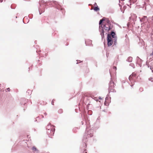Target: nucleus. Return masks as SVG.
Masks as SVG:
<instances>
[{"label": "nucleus", "mask_w": 153, "mask_h": 153, "mask_svg": "<svg viewBox=\"0 0 153 153\" xmlns=\"http://www.w3.org/2000/svg\"><path fill=\"white\" fill-rule=\"evenodd\" d=\"M102 28V31L101 33L102 36L104 35V30L105 31H108L111 28V24L108 19H106V21L104 23V25L101 27Z\"/></svg>", "instance_id": "obj_1"}, {"label": "nucleus", "mask_w": 153, "mask_h": 153, "mask_svg": "<svg viewBox=\"0 0 153 153\" xmlns=\"http://www.w3.org/2000/svg\"><path fill=\"white\" fill-rule=\"evenodd\" d=\"M115 34L114 32L112 31L111 34H108L107 36V39L108 42V46H111L113 43L112 38H114L115 37Z\"/></svg>", "instance_id": "obj_2"}, {"label": "nucleus", "mask_w": 153, "mask_h": 153, "mask_svg": "<svg viewBox=\"0 0 153 153\" xmlns=\"http://www.w3.org/2000/svg\"><path fill=\"white\" fill-rule=\"evenodd\" d=\"M47 129L48 130H51V133L52 134H53L55 131L54 126L51 125H48L47 127Z\"/></svg>", "instance_id": "obj_3"}, {"label": "nucleus", "mask_w": 153, "mask_h": 153, "mask_svg": "<svg viewBox=\"0 0 153 153\" xmlns=\"http://www.w3.org/2000/svg\"><path fill=\"white\" fill-rule=\"evenodd\" d=\"M136 74L135 73H133L130 75L129 77V79L130 81L134 80H135L136 79Z\"/></svg>", "instance_id": "obj_4"}, {"label": "nucleus", "mask_w": 153, "mask_h": 153, "mask_svg": "<svg viewBox=\"0 0 153 153\" xmlns=\"http://www.w3.org/2000/svg\"><path fill=\"white\" fill-rule=\"evenodd\" d=\"M114 82L112 81H111L110 82L109 85V89L110 90V91H113L114 90L113 88L114 87Z\"/></svg>", "instance_id": "obj_5"}, {"label": "nucleus", "mask_w": 153, "mask_h": 153, "mask_svg": "<svg viewBox=\"0 0 153 153\" xmlns=\"http://www.w3.org/2000/svg\"><path fill=\"white\" fill-rule=\"evenodd\" d=\"M86 45H92V41L90 39H87L85 41Z\"/></svg>", "instance_id": "obj_6"}, {"label": "nucleus", "mask_w": 153, "mask_h": 153, "mask_svg": "<svg viewBox=\"0 0 153 153\" xmlns=\"http://www.w3.org/2000/svg\"><path fill=\"white\" fill-rule=\"evenodd\" d=\"M106 19H108V18H103L102 19H101L99 22V25H100V27H102L103 25L102 24V23L103 21H106Z\"/></svg>", "instance_id": "obj_7"}, {"label": "nucleus", "mask_w": 153, "mask_h": 153, "mask_svg": "<svg viewBox=\"0 0 153 153\" xmlns=\"http://www.w3.org/2000/svg\"><path fill=\"white\" fill-rule=\"evenodd\" d=\"M112 72L113 73H114V74L116 73V71L117 70V68L115 66H113L112 68Z\"/></svg>", "instance_id": "obj_8"}, {"label": "nucleus", "mask_w": 153, "mask_h": 153, "mask_svg": "<svg viewBox=\"0 0 153 153\" xmlns=\"http://www.w3.org/2000/svg\"><path fill=\"white\" fill-rule=\"evenodd\" d=\"M94 10L95 11H97L100 10V8L98 7V6H97L94 7Z\"/></svg>", "instance_id": "obj_9"}, {"label": "nucleus", "mask_w": 153, "mask_h": 153, "mask_svg": "<svg viewBox=\"0 0 153 153\" xmlns=\"http://www.w3.org/2000/svg\"><path fill=\"white\" fill-rule=\"evenodd\" d=\"M128 60L129 62H131L132 60V58L131 57H129L128 58Z\"/></svg>", "instance_id": "obj_10"}, {"label": "nucleus", "mask_w": 153, "mask_h": 153, "mask_svg": "<svg viewBox=\"0 0 153 153\" xmlns=\"http://www.w3.org/2000/svg\"><path fill=\"white\" fill-rule=\"evenodd\" d=\"M32 150L33 151H36L37 150V149L36 148V147H35L34 146V147H33L32 148Z\"/></svg>", "instance_id": "obj_11"}, {"label": "nucleus", "mask_w": 153, "mask_h": 153, "mask_svg": "<svg viewBox=\"0 0 153 153\" xmlns=\"http://www.w3.org/2000/svg\"><path fill=\"white\" fill-rule=\"evenodd\" d=\"M137 1V0H130V1L131 3H134L135 2H136Z\"/></svg>", "instance_id": "obj_12"}, {"label": "nucleus", "mask_w": 153, "mask_h": 153, "mask_svg": "<svg viewBox=\"0 0 153 153\" xmlns=\"http://www.w3.org/2000/svg\"><path fill=\"white\" fill-rule=\"evenodd\" d=\"M139 90L140 92H142L143 91V88L142 87L140 88Z\"/></svg>", "instance_id": "obj_13"}, {"label": "nucleus", "mask_w": 153, "mask_h": 153, "mask_svg": "<svg viewBox=\"0 0 153 153\" xmlns=\"http://www.w3.org/2000/svg\"><path fill=\"white\" fill-rule=\"evenodd\" d=\"M10 91V88H8L6 89V91L7 92L9 91Z\"/></svg>", "instance_id": "obj_14"}, {"label": "nucleus", "mask_w": 153, "mask_h": 153, "mask_svg": "<svg viewBox=\"0 0 153 153\" xmlns=\"http://www.w3.org/2000/svg\"><path fill=\"white\" fill-rule=\"evenodd\" d=\"M149 79L150 80V81H151L152 82H153V79L152 78H150Z\"/></svg>", "instance_id": "obj_15"}, {"label": "nucleus", "mask_w": 153, "mask_h": 153, "mask_svg": "<svg viewBox=\"0 0 153 153\" xmlns=\"http://www.w3.org/2000/svg\"><path fill=\"white\" fill-rule=\"evenodd\" d=\"M54 100H53L52 101L51 103H52V104L53 105H54Z\"/></svg>", "instance_id": "obj_16"}, {"label": "nucleus", "mask_w": 153, "mask_h": 153, "mask_svg": "<svg viewBox=\"0 0 153 153\" xmlns=\"http://www.w3.org/2000/svg\"><path fill=\"white\" fill-rule=\"evenodd\" d=\"M94 6H97V3H95L94 4Z\"/></svg>", "instance_id": "obj_17"}, {"label": "nucleus", "mask_w": 153, "mask_h": 153, "mask_svg": "<svg viewBox=\"0 0 153 153\" xmlns=\"http://www.w3.org/2000/svg\"><path fill=\"white\" fill-rule=\"evenodd\" d=\"M150 55L151 56L153 55V51L152 53L150 54Z\"/></svg>", "instance_id": "obj_18"}, {"label": "nucleus", "mask_w": 153, "mask_h": 153, "mask_svg": "<svg viewBox=\"0 0 153 153\" xmlns=\"http://www.w3.org/2000/svg\"><path fill=\"white\" fill-rule=\"evenodd\" d=\"M3 1V0H0V2H2Z\"/></svg>", "instance_id": "obj_19"}, {"label": "nucleus", "mask_w": 153, "mask_h": 153, "mask_svg": "<svg viewBox=\"0 0 153 153\" xmlns=\"http://www.w3.org/2000/svg\"><path fill=\"white\" fill-rule=\"evenodd\" d=\"M151 69L152 71V72H153V68H152Z\"/></svg>", "instance_id": "obj_20"}, {"label": "nucleus", "mask_w": 153, "mask_h": 153, "mask_svg": "<svg viewBox=\"0 0 153 153\" xmlns=\"http://www.w3.org/2000/svg\"><path fill=\"white\" fill-rule=\"evenodd\" d=\"M111 72H112V70L111 71H110V74H111Z\"/></svg>", "instance_id": "obj_21"}, {"label": "nucleus", "mask_w": 153, "mask_h": 153, "mask_svg": "<svg viewBox=\"0 0 153 153\" xmlns=\"http://www.w3.org/2000/svg\"><path fill=\"white\" fill-rule=\"evenodd\" d=\"M121 0V1H124V0Z\"/></svg>", "instance_id": "obj_22"}]
</instances>
